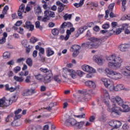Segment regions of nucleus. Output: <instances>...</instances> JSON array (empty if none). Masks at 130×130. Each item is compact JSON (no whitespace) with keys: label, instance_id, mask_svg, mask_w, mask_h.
Here are the masks:
<instances>
[{"label":"nucleus","instance_id":"f257e3e1","mask_svg":"<svg viewBox=\"0 0 130 130\" xmlns=\"http://www.w3.org/2000/svg\"><path fill=\"white\" fill-rule=\"evenodd\" d=\"M120 106H121L123 108V110L119 107L116 106V105L115 104H113L112 107L109 108L111 112V114L113 117H118L119 114H120V112H128V111H129V107H128V105L122 104Z\"/></svg>","mask_w":130,"mask_h":130},{"label":"nucleus","instance_id":"f03ea898","mask_svg":"<svg viewBox=\"0 0 130 130\" xmlns=\"http://www.w3.org/2000/svg\"><path fill=\"white\" fill-rule=\"evenodd\" d=\"M107 60H110L108 63V66L111 69H113V70L119 69L121 66V62H122V60L120 57H116L113 54L107 57Z\"/></svg>","mask_w":130,"mask_h":130},{"label":"nucleus","instance_id":"7ed1b4c3","mask_svg":"<svg viewBox=\"0 0 130 130\" xmlns=\"http://www.w3.org/2000/svg\"><path fill=\"white\" fill-rule=\"evenodd\" d=\"M16 101H17L16 95H14L9 100H7L5 97H3L2 99H0V108L3 107V106L8 107V106L12 105L13 102H16Z\"/></svg>","mask_w":130,"mask_h":130},{"label":"nucleus","instance_id":"20e7f679","mask_svg":"<svg viewBox=\"0 0 130 130\" xmlns=\"http://www.w3.org/2000/svg\"><path fill=\"white\" fill-rule=\"evenodd\" d=\"M105 74H106L107 77L110 78V79L118 80L122 78V75L120 73L114 72L113 70H111L108 68H106L105 69Z\"/></svg>","mask_w":130,"mask_h":130},{"label":"nucleus","instance_id":"39448f33","mask_svg":"<svg viewBox=\"0 0 130 130\" xmlns=\"http://www.w3.org/2000/svg\"><path fill=\"white\" fill-rule=\"evenodd\" d=\"M100 45L98 43H92L91 42L83 43L81 44L82 47H83L86 49H93L94 48H98V47L100 46Z\"/></svg>","mask_w":130,"mask_h":130},{"label":"nucleus","instance_id":"423d86ee","mask_svg":"<svg viewBox=\"0 0 130 130\" xmlns=\"http://www.w3.org/2000/svg\"><path fill=\"white\" fill-rule=\"evenodd\" d=\"M93 59L99 66H102L104 63V59H103V55H95L93 56Z\"/></svg>","mask_w":130,"mask_h":130},{"label":"nucleus","instance_id":"0eeeda50","mask_svg":"<svg viewBox=\"0 0 130 130\" xmlns=\"http://www.w3.org/2000/svg\"><path fill=\"white\" fill-rule=\"evenodd\" d=\"M77 120L73 118H71L67 119L65 122L64 125L66 126H70L71 125V126H76V124H77Z\"/></svg>","mask_w":130,"mask_h":130},{"label":"nucleus","instance_id":"6e6552de","mask_svg":"<svg viewBox=\"0 0 130 130\" xmlns=\"http://www.w3.org/2000/svg\"><path fill=\"white\" fill-rule=\"evenodd\" d=\"M102 82H103L105 87L111 90L113 84H111L110 80H107L106 78H102Z\"/></svg>","mask_w":130,"mask_h":130},{"label":"nucleus","instance_id":"1a4fd4ad","mask_svg":"<svg viewBox=\"0 0 130 130\" xmlns=\"http://www.w3.org/2000/svg\"><path fill=\"white\" fill-rule=\"evenodd\" d=\"M24 11H25V5L22 4L19 6V8L17 12V15L18 17H19V19L23 18V13H24Z\"/></svg>","mask_w":130,"mask_h":130},{"label":"nucleus","instance_id":"9d476101","mask_svg":"<svg viewBox=\"0 0 130 130\" xmlns=\"http://www.w3.org/2000/svg\"><path fill=\"white\" fill-rule=\"evenodd\" d=\"M85 85L91 89H95V88H96V84L92 80H87L85 81Z\"/></svg>","mask_w":130,"mask_h":130},{"label":"nucleus","instance_id":"9b49d317","mask_svg":"<svg viewBox=\"0 0 130 130\" xmlns=\"http://www.w3.org/2000/svg\"><path fill=\"white\" fill-rule=\"evenodd\" d=\"M129 48V44H122L119 46V49L120 51L123 52H125V51H127V49Z\"/></svg>","mask_w":130,"mask_h":130},{"label":"nucleus","instance_id":"f8f14e48","mask_svg":"<svg viewBox=\"0 0 130 130\" xmlns=\"http://www.w3.org/2000/svg\"><path fill=\"white\" fill-rule=\"evenodd\" d=\"M52 76V74L50 73L49 74H46L45 77H43L44 82L45 84H48V83H50L51 82V76Z\"/></svg>","mask_w":130,"mask_h":130},{"label":"nucleus","instance_id":"ddd939ff","mask_svg":"<svg viewBox=\"0 0 130 130\" xmlns=\"http://www.w3.org/2000/svg\"><path fill=\"white\" fill-rule=\"evenodd\" d=\"M56 5L58 7L57 8L58 13H61V12L64 10V7H63V4L61 3L60 1L56 2Z\"/></svg>","mask_w":130,"mask_h":130},{"label":"nucleus","instance_id":"4468645a","mask_svg":"<svg viewBox=\"0 0 130 130\" xmlns=\"http://www.w3.org/2000/svg\"><path fill=\"white\" fill-rule=\"evenodd\" d=\"M124 89V87L122 84L117 85L116 86H114L113 85L112 86V88L111 90H114V91H121V90H123Z\"/></svg>","mask_w":130,"mask_h":130},{"label":"nucleus","instance_id":"2eb2a0df","mask_svg":"<svg viewBox=\"0 0 130 130\" xmlns=\"http://www.w3.org/2000/svg\"><path fill=\"white\" fill-rule=\"evenodd\" d=\"M44 14L45 15V17H47V18H49V17H51V18H54L55 17V14L53 11H49L48 10H46L44 11Z\"/></svg>","mask_w":130,"mask_h":130},{"label":"nucleus","instance_id":"dca6fc26","mask_svg":"<svg viewBox=\"0 0 130 130\" xmlns=\"http://www.w3.org/2000/svg\"><path fill=\"white\" fill-rule=\"evenodd\" d=\"M68 72L70 73V75L72 79H76L77 78V72H76V71L72 69H69Z\"/></svg>","mask_w":130,"mask_h":130},{"label":"nucleus","instance_id":"f3484780","mask_svg":"<svg viewBox=\"0 0 130 130\" xmlns=\"http://www.w3.org/2000/svg\"><path fill=\"white\" fill-rule=\"evenodd\" d=\"M91 94H95V93H94V91H93V93L87 92V93L85 94V95L83 96L85 101L87 102L91 100V99L92 98Z\"/></svg>","mask_w":130,"mask_h":130},{"label":"nucleus","instance_id":"a211bd4d","mask_svg":"<svg viewBox=\"0 0 130 130\" xmlns=\"http://www.w3.org/2000/svg\"><path fill=\"white\" fill-rule=\"evenodd\" d=\"M85 125V121L77 122L75 127H77L78 129H81Z\"/></svg>","mask_w":130,"mask_h":130},{"label":"nucleus","instance_id":"6ab92c4d","mask_svg":"<svg viewBox=\"0 0 130 130\" xmlns=\"http://www.w3.org/2000/svg\"><path fill=\"white\" fill-rule=\"evenodd\" d=\"M81 49V46L78 45H74L70 48V51L71 52H74L75 50H80Z\"/></svg>","mask_w":130,"mask_h":130},{"label":"nucleus","instance_id":"aec40b11","mask_svg":"<svg viewBox=\"0 0 130 130\" xmlns=\"http://www.w3.org/2000/svg\"><path fill=\"white\" fill-rule=\"evenodd\" d=\"M115 100L116 102H117V104H118V105H119L120 106L121 105H122V104H123V100L121 99V98L118 96H116L115 98Z\"/></svg>","mask_w":130,"mask_h":130},{"label":"nucleus","instance_id":"412c9836","mask_svg":"<svg viewBox=\"0 0 130 130\" xmlns=\"http://www.w3.org/2000/svg\"><path fill=\"white\" fill-rule=\"evenodd\" d=\"M78 93L80 94H84V95H86L87 93H93V90L92 89H84L83 90H79Z\"/></svg>","mask_w":130,"mask_h":130},{"label":"nucleus","instance_id":"4be33fe9","mask_svg":"<svg viewBox=\"0 0 130 130\" xmlns=\"http://www.w3.org/2000/svg\"><path fill=\"white\" fill-rule=\"evenodd\" d=\"M34 77L36 80H38V81H39V82H42V80L43 79V75L40 74H35Z\"/></svg>","mask_w":130,"mask_h":130},{"label":"nucleus","instance_id":"5701e85b","mask_svg":"<svg viewBox=\"0 0 130 130\" xmlns=\"http://www.w3.org/2000/svg\"><path fill=\"white\" fill-rule=\"evenodd\" d=\"M54 54V51H52L50 48H48L46 50L47 56H51Z\"/></svg>","mask_w":130,"mask_h":130},{"label":"nucleus","instance_id":"b1692460","mask_svg":"<svg viewBox=\"0 0 130 130\" xmlns=\"http://www.w3.org/2000/svg\"><path fill=\"white\" fill-rule=\"evenodd\" d=\"M113 34H115V30H113V28H112L111 30H108L106 37H107V38H109V37L112 36Z\"/></svg>","mask_w":130,"mask_h":130},{"label":"nucleus","instance_id":"393cba45","mask_svg":"<svg viewBox=\"0 0 130 130\" xmlns=\"http://www.w3.org/2000/svg\"><path fill=\"white\" fill-rule=\"evenodd\" d=\"M14 80L16 81V82H19V83H22L24 81V79H23V77H19V76H14L13 77Z\"/></svg>","mask_w":130,"mask_h":130},{"label":"nucleus","instance_id":"a878e982","mask_svg":"<svg viewBox=\"0 0 130 130\" xmlns=\"http://www.w3.org/2000/svg\"><path fill=\"white\" fill-rule=\"evenodd\" d=\"M121 72V74L125 77H129V76H130V72L125 69H122Z\"/></svg>","mask_w":130,"mask_h":130},{"label":"nucleus","instance_id":"bb28decb","mask_svg":"<svg viewBox=\"0 0 130 130\" xmlns=\"http://www.w3.org/2000/svg\"><path fill=\"white\" fill-rule=\"evenodd\" d=\"M51 33L54 36H57L59 34V30L57 28H53L51 30Z\"/></svg>","mask_w":130,"mask_h":130},{"label":"nucleus","instance_id":"cd10ccee","mask_svg":"<svg viewBox=\"0 0 130 130\" xmlns=\"http://www.w3.org/2000/svg\"><path fill=\"white\" fill-rule=\"evenodd\" d=\"M35 26L37 29H40L41 31H42V30H43V27H42V26L40 25V22L39 21H37L35 22Z\"/></svg>","mask_w":130,"mask_h":130},{"label":"nucleus","instance_id":"c85d7f7f","mask_svg":"<svg viewBox=\"0 0 130 130\" xmlns=\"http://www.w3.org/2000/svg\"><path fill=\"white\" fill-rule=\"evenodd\" d=\"M38 40H39V39H38L37 38L32 37L30 38L29 42H30V43H31L32 44H34L36 43V42H37V41H38Z\"/></svg>","mask_w":130,"mask_h":130},{"label":"nucleus","instance_id":"c756f323","mask_svg":"<svg viewBox=\"0 0 130 130\" xmlns=\"http://www.w3.org/2000/svg\"><path fill=\"white\" fill-rule=\"evenodd\" d=\"M26 63L28 64V67H32L33 66V61L31 58H28L26 60Z\"/></svg>","mask_w":130,"mask_h":130},{"label":"nucleus","instance_id":"7c9ffc66","mask_svg":"<svg viewBox=\"0 0 130 130\" xmlns=\"http://www.w3.org/2000/svg\"><path fill=\"white\" fill-rule=\"evenodd\" d=\"M35 13L36 14L39 15L41 13H42V10H41V7L40 6H38L37 9L35 10Z\"/></svg>","mask_w":130,"mask_h":130},{"label":"nucleus","instance_id":"2f4dec72","mask_svg":"<svg viewBox=\"0 0 130 130\" xmlns=\"http://www.w3.org/2000/svg\"><path fill=\"white\" fill-rule=\"evenodd\" d=\"M90 66L85 64L82 66V69L83 71H84V72H87L88 73V71H89Z\"/></svg>","mask_w":130,"mask_h":130},{"label":"nucleus","instance_id":"473e14b6","mask_svg":"<svg viewBox=\"0 0 130 130\" xmlns=\"http://www.w3.org/2000/svg\"><path fill=\"white\" fill-rule=\"evenodd\" d=\"M63 18H64V21H67V20H68V19H69V20H71L72 19V14H66L63 16Z\"/></svg>","mask_w":130,"mask_h":130},{"label":"nucleus","instance_id":"72a5a7b5","mask_svg":"<svg viewBox=\"0 0 130 130\" xmlns=\"http://www.w3.org/2000/svg\"><path fill=\"white\" fill-rule=\"evenodd\" d=\"M11 125L12 126H19L20 125V123H19V122L17 121V120H14L11 123Z\"/></svg>","mask_w":130,"mask_h":130},{"label":"nucleus","instance_id":"f704fd0d","mask_svg":"<svg viewBox=\"0 0 130 130\" xmlns=\"http://www.w3.org/2000/svg\"><path fill=\"white\" fill-rule=\"evenodd\" d=\"M13 87L10 88V85L8 84L5 85L6 91H9V92H12Z\"/></svg>","mask_w":130,"mask_h":130},{"label":"nucleus","instance_id":"c9c22d12","mask_svg":"<svg viewBox=\"0 0 130 130\" xmlns=\"http://www.w3.org/2000/svg\"><path fill=\"white\" fill-rule=\"evenodd\" d=\"M10 56V52H5L3 53V57L4 58H9Z\"/></svg>","mask_w":130,"mask_h":130},{"label":"nucleus","instance_id":"e433bc0d","mask_svg":"<svg viewBox=\"0 0 130 130\" xmlns=\"http://www.w3.org/2000/svg\"><path fill=\"white\" fill-rule=\"evenodd\" d=\"M99 120L102 122H105V121H106V117L103 115H102L99 117Z\"/></svg>","mask_w":130,"mask_h":130},{"label":"nucleus","instance_id":"4c0bfd02","mask_svg":"<svg viewBox=\"0 0 130 130\" xmlns=\"http://www.w3.org/2000/svg\"><path fill=\"white\" fill-rule=\"evenodd\" d=\"M103 29H108V28H110V25H109V23H105L103 24L102 26Z\"/></svg>","mask_w":130,"mask_h":130},{"label":"nucleus","instance_id":"58836bf2","mask_svg":"<svg viewBox=\"0 0 130 130\" xmlns=\"http://www.w3.org/2000/svg\"><path fill=\"white\" fill-rule=\"evenodd\" d=\"M29 92V90H28V89L24 90L22 93V96H29V92Z\"/></svg>","mask_w":130,"mask_h":130},{"label":"nucleus","instance_id":"ea45409f","mask_svg":"<svg viewBox=\"0 0 130 130\" xmlns=\"http://www.w3.org/2000/svg\"><path fill=\"white\" fill-rule=\"evenodd\" d=\"M21 71V67L19 66L16 67L14 69V72L15 74H18V72H20Z\"/></svg>","mask_w":130,"mask_h":130},{"label":"nucleus","instance_id":"a19ab883","mask_svg":"<svg viewBox=\"0 0 130 130\" xmlns=\"http://www.w3.org/2000/svg\"><path fill=\"white\" fill-rule=\"evenodd\" d=\"M40 52H39V56L41 57V54H44L45 50L42 47H41L39 49Z\"/></svg>","mask_w":130,"mask_h":130},{"label":"nucleus","instance_id":"79ce46f5","mask_svg":"<svg viewBox=\"0 0 130 130\" xmlns=\"http://www.w3.org/2000/svg\"><path fill=\"white\" fill-rule=\"evenodd\" d=\"M30 79H31V76H30V74H29L28 76H26V79L25 80V83H26L27 84H28V83H30Z\"/></svg>","mask_w":130,"mask_h":130},{"label":"nucleus","instance_id":"37998d69","mask_svg":"<svg viewBox=\"0 0 130 130\" xmlns=\"http://www.w3.org/2000/svg\"><path fill=\"white\" fill-rule=\"evenodd\" d=\"M74 116H75V117H77L78 118H85V115L84 113H82V115H74Z\"/></svg>","mask_w":130,"mask_h":130},{"label":"nucleus","instance_id":"c03bdc74","mask_svg":"<svg viewBox=\"0 0 130 130\" xmlns=\"http://www.w3.org/2000/svg\"><path fill=\"white\" fill-rule=\"evenodd\" d=\"M88 40L91 43L92 42H93V43L97 42V38L91 37V38H89Z\"/></svg>","mask_w":130,"mask_h":130},{"label":"nucleus","instance_id":"a18cd8bd","mask_svg":"<svg viewBox=\"0 0 130 130\" xmlns=\"http://www.w3.org/2000/svg\"><path fill=\"white\" fill-rule=\"evenodd\" d=\"M109 124L110 126H112L113 127H115V120H111L109 122Z\"/></svg>","mask_w":130,"mask_h":130},{"label":"nucleus","instance_id":"49530a36","mask_svg":"<svg viewBox=\"0 0 130 130\" xmlns=\"http://www.w3.org/2000/svg\"><path fill=\"white\" fill-rule=\"evenodd\" d=\"M79 53H80V52H79V50H75L73 51V53L72 54L73 57H76L79 55Z\"/></svg>","mask_w":130,"mask_h":130},{"label":"nucleus","instance_id":"de8ad7c7","mask_svg":"<svg viewBox=\"0 0 130 130\" xmlns=\"http://www.w3.org/2000/svg\"><path fill=\"white\" fill-rule=\"evenodd\" d=\"M104 37H103L101 38H97L96 42H99V43H102V42H104Z\"/></svg>","mask_w":130,"mask_h":130},{"label":"nucleus","instance_id":"09e8293b","mask_svg":"<svg viewBox=\"0 0 130 130\" xmlns=\"http://www.w3.org/2000/svg\"><path fill=\"white\" fill-rule=\"evenodd\" d=\"M54 80L55 82H57V83H59L61 82L59 78H58V75H55L53 77Z\"/></svg>","mask_w":130,"mask_h":130},{"label":"nucleus","instance_id":"8fccbe9b","mask_svg":"<svg viewBox=\"0 0 130 130\" xmlns=\"http://www.w3.org/2000/svg\"><path fill=\"white\" fill-rule=\"evenodd\" d=\"M83 74L84 72L80 70L77 71L76 72V75H77L79 77H82Z\"/></svg>","mask_w":130,"mask_h":130},{"label":"nucleus","instance_id":"3c124183","mask_svg":"<svg viewBox=\"0 0 130 130\" xmlns=\"http://www.w3.org/2000/svg\"><path fill=\"white\" fill-rule=\"evenodd\" d=\"M93 30L95 32H99L100 31V27L98 25H95L93 27Z\"/></svg>","mask_w":130,"mask_h":130},{"label":"nucleus","instance_id":"603ef678","mask_svg":"<svg viewBox=\"0 0 130 130\" xmlns=\"http://www.w3.org/2000/svg\"><path fill=\"white\" fill-rule=\"evenodd\" d=\"M32 24H31V22L30 21H27L25 22V26L27 29H29V28H30V26Z\"/></svg>","mask_w":130,"mask_h":130},{"label":"nucleus","instance_id":"864d4df0","mask_svg":"<svg viewBox=\"0 0 130 130\" xmlns=\"http://www.w3.org/2000/svg\"><path fill=\"white\" fill-rule=\"evenodd\" d=\"M24 61L25 58H24L23 57H21L17 59L16 62H17V63H20V62H22V61Z\"/></svg>","mask_w":130,"mask_h":130},{"label":"nucleus","instance_id":"5fc2aeb1","mask_svg":"<svg viewBox=\"0 0 130 130\" xmlns=\"http://www.w3.org/2000/svg\"><path fill=\"white\" fill-rule=\"evenodd\" d=\"M95 72L96 70L95 69H93V68L89 66V69H88V71L87 72V73H95Z\"/></svg>","mask_w":130,"mask_h":130},{"label":"nucleus","instance_id":"6e6d98bb","mask_svg":"<svg viewBox=\"0 0 130 130\" xmlns=\"http://www.w3.org/2000/svg\"><path fill=\"white\" fill-rule=\"evenodd\" d=\"M114 6H115V4L114 3H112L109 5L108 8L109 9V10H111L112 11V10H113V8H114Z\"/></svg>","mask_w":130,"mask_h":130},{"label":"nucleus","instance_id":"4d7b16f0","mask_svg":"<svg viewBox=\"0 0 130 130\" xmlns=\"http://www.w3.org/2000/svg\"><path fill=\"white\" fill-rule=\"evenodd\" d=\"M22 117V115H15L14 117V120H17V119H19Z\"/></svg>","mask_w":130,"mask_h":130},{"label":"nucleus","instance_id":"13d9d810","mask_svg":"<svg viewBox=\"0 0 130 130\" xmlns=\"http://www.w3.org/2000/svg\"><path fill=\"white\" fill-rule=\"evenodd\" d=\"M94 25V22H88L87 23V26L89 27V28H91V27H93Z\"/></svg>","mask_w":130,"mask_h":130},{"label":"nucleus","instance_id":"bf43d9fd","mask_svg":"<svg viewBox=\"0 0 130 130\" xmlns=\"http://www.w3.org/2000/svg\"><path fill=\"white\" fill-rule=\"evenodd\" d=\"M22 111V109H18L17 110L15 111L14 112V114L15 115H17L18 114H19V113H20V112H21Z\"/></svg>","mask_w":130,"mask_h":130},{"label":"nucleus","instance_id":"052dcab7","mask_svg":"<svg viewBox=\"0 0 130 130\" xmlns=\"http://www.w3.org/2000/svg\"><path fill=\"white\" fill-rule=\"evenodd\" d=\"M117 24H118L117 22H114V21L112 22L111 23L112 28H116Z\"/></svg>","mask_w":130,"mask_h":130},{"label":"nucleus","instance_id":"680f3d73","mask_svg":"<svg viewBox=\"0 0 130 130\" xmlns=\"http://www.w3.org/2000/svg\"><path fill=\"white\" fill-rule=\"evenodd\" d=\"M28 95H32V94L35 93V90L34 89H28Z\"/></svg>","mask_w":130,"mask_h":130},{"label":"nucleus","instance_id":"e2e57ef3","mask_svg":"<svg viewBox=\"0 0 130 130\" xmlns=\"http://www.w3.org/2000/svg\"><path fill=\"white\" fill-rule=\"evenodd\" d=\"M89 120L90 122H93L95 120V116L93 115L91 116L89 118Z\"/></svg>","mask_w":130,"mask_h":130},{"label":"nucleus","instance_id":"0e129e2a","mask_svg":"<svg viewBox=\"0 0 130 130\" xmlns=\"http://www.w3.org/2000/svg\"><path fill=\"white\" fill-rule=\"evenodd\" d=\"M40 91L41 92H44L45 91H46V87L44 85L41 86Z\"/></svg>","mask_w":130,"mask_h":130},{"label":"nucleus","instance_id":"69168bd1","mask_svg":"<svg viewBox=\"0 0 130 130\" xmlns=\"http://www.w3.org/2000/svg\"><path fill=\"white\" fill-rule=\"evenodd\" d=\"M21 24H23V22H22V20H20L17 21L15 25V26H18L19 27L21 25Z\"/></svg>","mask_w":130,"mask_h":130},{"label":"nucleus","instance_id":"338daca9","mask_svg":"<svg viewBox=\"0 0 130 130\" xmlns=\"http://www.w3.org/2000/svg\"><path fill=\"white\" fill-rule=\"evenodd\" d=\"M90 5L91 6H92V7H93L94 8H97L98 7V3H94V2H92L90 3Z\"/></svg>","mask_w":130,"mask_h":130},{"label":"nucleus","instance_id":"774afa93","mask_svg":"<svg viewBox=\"0 0 130 130\" xmlns=\"http://www.w3.org/2000/svg\"><path fill=\"white\" fill-rule=\"evenodd\" d=\"M40 71L43 73H48V69L47 68L43 69V68H40Z\"/></svg>","mask_w":130,"mask_h":130}]
</instances>
